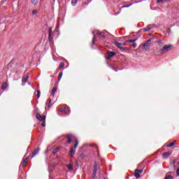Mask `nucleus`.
Returning a JSON list of instances; mask_svg holds the SVG:
<instances>
[{"instance_id": "nucleus-1", "label": "nucleus", "mask_w": 179, "mask_h": 179, "mask_svg": "<svg viewBox=\"0 0 179 179\" xmlns=\"http://www.w3.org/2000/svg\"><path fill=\"white\" fill-rule=\"evenodd\" d=\"M171 50H173V45H165L158 52L159 54H166V52H169Z\"/></svg>"}, {"instance_id": "nucleus-2", "label": "nucleus", "mask_w": 179, "mask_h": 179, "mask_svg": "<svg viewBox=\"0 0 179 179\" xmlns=\"http://www.w3.org/2000/svg\"><path fill=\"white\" fill-rule=\"evenodd\" d=\"M92 34H94L93 39H92V44H94V43H96V35L94 34H96V36H99V37H100L101 39L106 38L105 35H103V33L100 32V31L99 30L93 31Z\"/></svg>"}, {"instance_id": "nucleus-3", "label": "nucleus", "mask_w": 179, "mask_h": 179, "mask_svg": "<svg viewBox=\"0 0 179 179\" xmlns=\"http://www.w3.org/2000/svg\"><path fill=\"white\" fill-rule=\"evenodd\" d=\"M36 117L41 122L45 121V115L41 116L40 113H36Z\"/></svg>"}, {"instance_id": "nucleus-4", "label": "nucleus", "mask_w": 179, "mask_h": 179, "mask_svg": "<svg viewBox=\"0 0 179 179\" xmlns=\"http://www.w3.org/2000/svg\"><path fill=\"white\" fill-rule=\"evenodd\" d=\"M115 45L118 47V48H120V50H127V48L124 47L122 43H121L120 42H115Z\"/></svg>"}, {"instance_id": "nucleus-5", "label": "nucleus", "mask_w": 179, "mask_h": 179, "mask_svg": "<svg viewBox=\"0 0 179 179\" xmlns=\"http://www.w3.org/2000/svg\"><path fill=\"white\" fill-rule=\"evenodd\" d=\"M107 55H108V57H106V59H110V58H113V57H114V55H115V52H113V51H108Z\"/></svg>"}, {"instance_id": "nucleus-6", "label": "nucleus", "mask_w": 179, "mask_h": 179, "mask_svg": "<svg viewBox=\"0 0 179 179\" xmlns=\"http://www.w3.org/2000/svg\"><path fill=\"white\" fill-rule=\"evenodd\" d=\"M29 74H27L25 76L22 78V86H24V83L27 82V80L29 79Z\"/></svg>"}, {"instance_id": "nucleus-7", "label": "nucleus", "mask_w": 179, "mask_h": 179, "mask_svg": "<svg viewBox=\"0 0 179 179\" xmlns=\"http://www.w3.org/2000/svg\"><path fill=\"white\" fill-rule=\"evenodd\" d=\"M66 138H67V143H71V142H72V140L73 139V136L69 134L66 136Z\"/></svg>"}, {"instance_id": "nucleus-8", "label": "nucleus", "mask_w": 179, "mask_h": 179, "mask_svg": "<svg viewBox=\"0 0 179 179\" xmlns=\"http://www.w3.org/2000/svg\"><path fill=\"white\" fill-rule=\"evenodd\" d=\"M54 35L52 34V27L49 28V40H52L53 38Z\"/></svg>"}, {"instance_id": "nucleus-9", "label": "nucleus", "mask_w": 179, "mask_h": 179, "mask_svg": "<svg viewBox=\"0 0 179 179\" xmlns=\"http://www.w3.org/2000/svg\"><path fill=\"white\" fill-rule=\"evenodd\" d=\"M38 152H40V148H36L33 152H32V156L31 157H34V156H36V155H38Z\"/></svg>"}, {"instance_id": "nucleus-10", "label": "nucleus", "mask_w": 179, "mask_h": 179, "mask_svg": "<svg viewBox=\"0 0 179 179\" xmlns=\"http://www.w3.org/2000/svg\"><path fill=\"white\" fill-rule=\"evenodd\" d=\"M149 43H150V39L148 40L147 42L143 45V48H149L150 45Z\"/></svg>"}, {"instance_id": "nucleus-11", "label": "nucleus", "mask_w": 179, "mask_h": 179, "mask_svg": "<svg viewBox=\"0 0 179 179\" xmlns=\"http://www.w3.org/2000/svg\"><path fill=\"white\" fill-rule=\"evenodd\" d=\"M6 89H8V83H3L1 85V90H6Z\"/></svg>"}, {"instance_id": "nucleus-12", "label": "nucleus", "mask_w": 179, "mask_h": 179, "mask_svg": "<svg viewBox=\"0 0 179 179\" xmlns=\"http://www.w3.org/2000/svg\"><path fill=\"white\" fill-rule=\"evenodd\" d=\"M54 100V98H51V96L49 97L48 101L46 102V106L48 107H51V101Z\"/></svg>"}, {"instance_id": "nucleus-13", "label": "nucleus", "mask_w": 179, "mask_h": 179, "mask_svg": "<svg viewBox=\"0 0 179 179\" xmlns=\"http://www.w3.org/2000/svg\"><path fill=\"white\" fill-rule=\"evenodd\" d=\"M27 160H28V158L24 159L23 161L22 162L20 166H22V167H24V166H26L27 164Z\"/></svg>"}, {"instance_id": "nucleus-14", "label": "nucleus", "mask_w": 179, "mask_h": 179, "mask_svg": "<svg viewBox=\"0 0 179 179\" xmlns=\"http://www.w3.org/2000/svg\"><path fill=\"white\" fill-rule=\"evenodd\" d=\"M151 29H153V26L148 25L147 27H145L143 29V31H149V30H151Z\"/></svg>"}, {"instance_id": "nucleus-15", "label": "nucleus", "mask_w": 179, "mask_h": 179, "mask_svg": "<svg viewBox=\"0 0 179 179\" xmlns=\"http://www.w3.org/2000/svg\"><path fill=\"white\" fill-rule=\"evenodd\" d=\"M56 92H57V87H54V88L52 90V93H51V94H50V99H51V98H54V96H55Z\"/></svg>"}, {"instance_id": "nucleus-16", "label": "nucleus", "mask_w": 179, "mask_h": 179, "mask_svg": "<svg viewBox=\"0 0 179 179\" xmlns=\"http://www.w3.org/2000/svg\"><path fill=\"white\" fill-rule=\"evenodd\" d=\"M171 155V153H170V152H164V153L163 154V157H164V159H168L169 157Z\"/></svg>"}, {"instance_id": "nucleus-17", "label": "nucleus", "mask_w": 179, "mask_h": 179, "mask_svg": "<svg viewBox=\"0 0 179 179\" xmlns=\"http://www.w3.org/2000/svg\"><path fill=\"white\" fill-rule=\"evenodd\" d=\"M66 166H67L69 171H72V170H73V166L72 164H69Z\"/></svg>"}, {"instance_id": "nucleus-18", "label": "nucleus", "mask_w": 179, "mask_h": 179, "mask_svg": "<svg viewBox=\"0 0 179 179\" xmlns=\"http://www.w3.org/2000/svg\"><path fill=\"white\" fill-rule=\"evenodd\" d=\"M73 155H75V150H73V148H71L70 152H69V156H71L72 157L73 156Z\"/></svg>"}, {"instance_id": "nucleus-19", "label": "nucleus", "mask_w": 179, "mask_h": 179, "mask_svg": "<svg viewBox=\"0 0 179 179\" xmlns=\"http://www.w3.org/2000/svg\"><path fill=\"white\" fill-rule=\"evenodd\" d=\"M97 173V165L94 164V176H96V174Z\"/></svg>"}, {"instance_id": "nucleus-20", "label": "nucleus", "mask_w": 179, "mask_h": 179, "mask_svg": "<svg viewBox=\"0 0 179 179\" xmlns=\"http://www.w3.org/2000/svg\"><path fill=\"white\" fill-rule=\"evenodd\" d=\"M78 3V0H71V4L73 6H76V4Z\"/></svg>"}, {"instance_id": "nucleus-21", "label": "nucleus", "mask_w": 179, "mask_h": 179, "mask_svg": "<svg viewBox=\"0 0 179 179\" xmlns=\"http://www.w3.org/2000/svg\"><path fill=\"white\" fill-rule=\"evenodd\" d=\"M134 177H136V178H140L141 174H139V173H138L137 171H135Z\"/></svg>"}, {"instance_id": "nucleus-22", "label": "nucleus", "mask_w": 179, "mask_h": 179, "mask_svg": "<svg viewBox=\"0 0 179 179\" xmlns=\"http://www.w3.org/2000/svg\"><path fill=\"white\" fill-rule=\"evenodd\" d=\"M75 144H74V149H76L78 148V145H79V141H78V139L75 140Z\"/></svg>"}, {"instance_id": "nucleus-23", "label": "nucleus", "mask_w": 179, "mask_h": 179, "mask_svg": "<svg viewBox=\"0 0 179 179\" xmlns=\"http://www.w3.org/2000/svg\"><path fill=\"white\" fill-rule=\"evenodd\" d=\"M157 43L159 47H163V45H164V42H162V41H159Z\"/></svg>"}, {"instance_id": "nucleus-24", "label": "nucleus", "mask_w": 179, "mask_h": 179, "mask_svg": "<svg viewBox=\"0 0 179 179\" xmlns=\"http://www.w3.org/2000/svg\"><path fill=\"white\" fill-rule=\"evenodd\" d=\"M64 113L66 114H69V113H70L69 108H68V107L64 108Z\"/></svg>"}, {"instance_id": "nucleus-25", "label": "nucleus", "mask_w": 179, "mask_h": 179, "mask_svg": "<svg viewBox=\"0 0 179 179\" xmlns=\"http://www.w3.org/2000/svg\"><path fill=\"white\" fill-rule=\"evenodd\" d=\"M31 3L33 5H37L38 3V0H31Z\"/></svg>"}, {"instance_id": "nucleus-26", "label": "nucleus", "mask_w": 179, "mask_h": 179, "mask_svg": "<svg viewBox=\"0 0 179 179\" xmlns=\"http://www.w3.org/2000/svg\"><path fill=\"white\" fill-rule=\"evenodd\" d=\"M172 146H174V142H171L166 145L167 148H172Z\"/></svg>"}, {"instance_id": "nucleus-27", "label": "nucleus", "mask_w": 179, "mask_h": 179, "mask_svg": "<svg viewBox=\"0 0 179 179\" xmlns=\"http://www.w3.org/2000/svg\"><path fill=\"white\" fill-rule=\"evenodd\" d=\"M137 39H130L127 41V43H134V41H136Z\"/></svg>"}, {"instance_id": "nucleus-28", "label": "nucleus", "mask_w": 179, "mask_h": 179, "mask_svg": "<svg viewBox=\"0 0 179 179\" xmlns=\"http://www.w3.org/2000/svg\"><path fill=\"white\" fill-rule=\"evenodd\" d=\"M135 171H136L138 173H143V169H136Z\"/></svg>"}, {"instance_id": "nucleus-29", "label": "nucleus", "mask_w": 179, "mask_h": 179, "mask_svg": "<svg viewBox=\"0 0 179 179\" xmlns=\"http://www.w3.org/2000/svg\"><path fill=\"white\" fill-rule=\"evenodd\" d=\"M64 66H65V64L64 62H62L59 66V68L61 69V68H64Z\"/></svg>"}, {"instance_id": "nucleus-30", "label": "nucleus", "mask_w": 179, "mask_h": 179, "mask_svg": "<svg viewBox=\"0 0 179 179\" xmlns=\"http://www.w3.org/2000/svg\"><path fill=\"white\" fill-rule=\"evenodd\" d=\"M53 155H55L56 153H58V148H55L52 151Z\"/></svg>"}, {"instance_id": "nucleus-31", "label": "nucleus", "mask_w": 179, "mask_h": 179, "mask_svg": "<svg viewBox=\"0 0 179 179\" xmlns=\"http://www.w3.org/2000/svg\"><path fill=\"white\" fill-rule=\"evenodd\" d=\"M62 78V73H59V78H58V80H61V78Z\"/></svg>"}, {"instance_id": "nucleus-32", "label": "nucleus", "mask_w": 179, "mask_h": 179, "mask_svg": "<svg viewBox=\"0 0 179 179\" xmlns=\"http://www.w3.org/2000/svg\"><path fill=\"white\" fill-rule=\"evenodd\" d=\"M41 94V92H40V91H37V98L40 99V96Z\"/></svg>"}, {"instance_id": "nucleus-33", "label": "nucleus", "mask_w": 179, "mask_h": 179, "mask_svg": "<svg viewBox=\"0 0 179 179\" xmlns=\"http://www.w3.org/2000/svg\"><path fill=\"white\" fill-rule=\"evenodd\" d=\"M37 12H38L37 10H34L32 11V15H36Z\"/></svg>"}, {"instance_id": "nucleus-34", "label": "nucleus", "mask_w": 179, "mask_h": 179, "mask_svg": "<svg viewBox=\"0 0 179 179\" xmlns=\"http://www.w3.org/2000/svg\"><path fill=\"white\" fill-rule=\"evenodd\" d=\"M132 3L128 5V6H122V8H129V6H131Z\"/></svg>"}, {"instance_id": "nucleus-35", "label": "nucleus", "mask_w": 179, "mask_h": 179, "mask_svg": "<svg viewBox=\"0 0 179 179\" xmlns=\"http://www.w3.org/2000/svg\"><path fill=\"white\" fill-rule=\"evenodd\" d=\"M58 111H60L61 113H62V111H64V108H60L58 109Z\"/></svg>"}, {"instance_id": "nucleus-36", "label": "nucleus", "mask_w": 179, "mask_h": 179, "mask_svg": "<svg viewBox=\"0 0 179 179\" xmlns=\"http://www.w3.org/2000/svg\"><path fill=\"white\" fill-rule=\"evenodd\" d=\"M136 43H135L134 42L132 43V47L134 48H136Z\"/></svg>"}, {"instance_id": "nucleus-37", "label": "nucleus", "mask_w": 179, "mask_h": 179, "mask_svg": "<svg viewBox=\"0 0 179 179\" xmlns=\"http://www.w3.org/2000/svg\"><path fill=\"white\" fill-rule=\"evenodd\" d=\"M165 179H173V176H169L166 177Z\"/></svg>"}, {"instance_id": "nucleus-38", "label": "nucleus", "mask_w": 179, "mask_h": 179, "mask_svg": "<svg viewBox=\"0 0 179 179\" xmlns=\"http://www.w3.org/2000/svg\"><path fill=\"white\" fill-rule=\"evenodd\" d=\"M164 1V0H158V3H163Z\"/></svg>"}, {"instance_id": "nucleus-39", "label": "nucleus", "mask_w": 179, "mask_h": 179, "mask_svg": "<svg viewBox=\"0 0 179 179\" xmlns=\"http://www.w3.org/2000/svg\"><path fill=\"white\" fill-rule=\"evenodd\" d=\"M42 122H43V124H42V127H45V121Z\"/></svg>"}, {"instance_id": "nucleus-40", "label": "nucleus", "mask_w": 179, "mask_h": 179, "mask_svg": "<svg viewBox=\"0 0 179 179\" xmlns=\"http://www.w3.org/2000/svg\"><path fill=\"white\" fill-rule=\"evenodd\" d=\"M176 174L177 176H179V168L177 169Z\"/></svg>"}, {"instance_id": "nucleus-41", "label": "nucleus", "mask_w": 179, "mask_h": 179, "mask_svg": "<svg viewBox=\"0 0 179 179\" xmlns=\"http://www.w3.org/2000/svg\"><path fill=\"white\" fill-rule=\"evenodd\" d=\"M178 164H179V162H178Z\"/></svg>"}]
</instances>
